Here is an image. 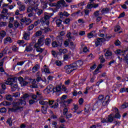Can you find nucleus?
<instances>
[{"label":"nucleus","mask_w":128,"mask_h":128,"mask_svg":"<svg viewBox=\"0 0 128 128\" xmlns=\"http://www.w3.org/2000/svg\"><path fill=\"white\" fill-rule=\"evenodd\" d=\"M24 2L26 4H28V6H34V5L36 4L40 3V2H38V1H36L35 0H24Z\"/></svg>","instance_id":"9d476101"},{"label":"nucleus","mask_w":128,"mask_h":128,"mask_svg":"<svg viewBox=\"0 0 128 128\" xmlns=\"http://www.w3.org/2000/svg\"><path fill=\"white\" fill-rule=\"evenodd\" d=\"M8 10L6 8H4L3 10H2V14H4V15L6 16V14H8Z\"/></svg>","instance_id":"e433bc0d"},{"label":"nucleus","mask_w":128,"mask_h":128,"mask_svg":"<svg viewBox=\"0 0 128 128\" xmlns=\"http://www.w3.org/2000/svg\"><path fill=\"white\" fill-rule=\"evenodd\" d=\"M26 104V102L22 99H18L16 102L13 103L12 108H9L8 110L13 112H20L22 110V108Z\"/></svg>","instance_id":"f257e3e1"},{"label":"nucleus","mask_w":128,"mask_h":128,"mask_svg":"<svg viewBox=\"0 0 128 128\" xmlns=\"http://www.w3.org/2000/svg\"><path fill=\"white\" fill-rule=\"evenodd\" d=\"M20 26V23L18 21H15L14 22V26H15V28H18V26Z\"/></svg>","instance_id":"49530a36"},{"label":"nucleus","mask_w":128,"mask_h":128,"mask_svg":"<svg viewBox=\"0 0 128 128\" xmlns=\"http://www.w3.org/2000/svg\"><path fill=\"white\" fill-rule=\"evenodd\" d=\"M68 108H64L63 110V114L64 116H66V114H68Z\"/></svg>","instance_id":"e2e57ef3"},{"label":"nucleus","mask_w":128,"mask_h":128,"mask_svg":"<svg viewBox=\"0 0 128 128\" xmlns=\"http://www.w3.org/2000/svg\"><path fill=\"white\" fill-rule=\"evenodd\" d=\"M17 4L18 6V10L20 12H24V10H26V4L20 1L17 2Z\"/></svg>","instance_id":"1a4fd4ad"},{"label":"nucleus","mask_w":128,"mask_h":128,"mask_svg":"<svg viewBox=\"0 0 128 128\" xmlns=\"http://www.w3.org/2000/svg\"><path fill=\"white\" fill-rule=\"evenodd\" d=\"M6 36V31L2 30L0 32V38H4Z\"/></svg>","instance_id":"5701e85b"},{"label":"nucleus","mask_w":128,"mask_h":128,"mask_svg":"<svg viewBox=\"0 0 128 128\" xmlns=\"http://www.w3.org/2000/svg\"><path fill=\"white\" fill-rule=\"evenodd\" d=\"M61 90L62 87L60 86H57L55 88H54V92H60Z\"/></svg>","instance_id":"bb28decb"},{"label":"nucleus","mask_w":128,"mask_h":128,"mask_svg":"<svg viewBox=\"0 0 128 128\" xmlns=\"http://www.w3.org/2000/svg\"><path fill=\"white\" fill-rule=\"evenodd\" d=\"M54 102V101L52 100H49L48 102H44L42 100H40L39 102V104H42V106H42L41 110V111L44 114H46V110H48V105L49 104L50 106H52V104H53Z\"/></svg>","instance_id":"7ed1b4c3"},{"label":"nucleus","mask_w":128,"mask_h":128,"mask_svg":"<svg viewBox=\"0 0 128 128\" xmlns=\"http://www.w3.org/2000/svg\"><path fill=\"white\" fill-rule=\"evenodd\" d=\"M112 111L116 113L114 118H120V112H118V109L116 108H114L112 109Z\"/></svg>","instance_id":"4468645a"},{"label":"nucleus","mask_w":128,"mask_h":128,"mask_svg":"<svg viewBox=\"0 0 128 128\" xmlns=\"http://www.w3.org/2000/svg\"><path fill=\"white\" fill-rule=\"evenodd\" d=\"M52 46L53 48H58V42H56L54 41L52 43Z\"/></svg>","instance_id":"8fccbe9b"},{"label":"nucleus","mask_w":128,"mask_h":128,"mask_svg":"<svg viewBox=\"0 0 128 128\" xmlns=\"http://www.w3.org/2000/svg\"><path fill=\"white\" fill-rule=\"evenodd\" d=\"M56 22V24L58 28H60V26H62V20L60 19H56L55 20Z\"/></svg>","instance_id":"a878e982"},{"label":"nucleus","mask_w":128,"mask_h":128,"mask_svg":"<svg viewBox=\"0 0 128 128\" xmlns=\"http://www.w3.org/2000/svg\"><path fill=\"white\" fill-rule=\"evenodd\" d=\"M32 20L26 18L25 24H26V26H28L32 24Z\"/></svg>","instance_id":"2f4dec72"},{"label":"nucleus","mask_w":128,"mask_h":128,"mask_svg":"<svg viewBox=\"0 0 128 128\" xmlns=\"http://www.w3.org/2000/svg\"><path fill=\"white\" fill-rule=\"evenodd\" d=\"M100 62L102 64H104L106 62V59L104 58V55L100 56Z\"/></svg>","instance_id":"37998d69"},{"label":"nucleus","mask_w":128,"mask_h":128,"mask_svg":"<svg viewBox=\"0 0 128 128\" xmlns=\"http://www.w3.org/2000/svg\"><path fill=\"white\" fill-rule=\"evenodd\" d=\"M90 106H88V105H87L85 107V112H90Z\"/></svg>","instance_id":"de8ad7c7"},{"label":"nucleus","mask_w":128,"mask_h":128,"mask_svg":"<svg viewBox=\"0 0 128 128\" xmlns=\"http://www.w3.org/2000/svg\"><path fill=\"white\" fill-rule=\"evenodd\" d=\"M124 62L125 64H128V54H126V56L124 57Z\"/></svg>","instance_id":"a19ab883"},{"label":"nucleus","mask_w":128,"mask_h":128,"mask_svg":"<svg viewBox=\"0 0 128 128\" xmlns=\"http://www.w3.org/2000/svg\"><path fill=\"white\" fill-rule=\"evenodd\" d=\"M110 12V8H104L102 11V14H104V12H106V14H107L108 12Z\"/></svg>","instance_id":"7c9ffc66"},{"label":"nucleus","mask_w":128,"mask_h":128,"mask_svg":"<svg viewBox=\"0 0 128 128\" xmlns=\"http://www.w3.org/2000/svg\"><path fill=\"white\" fill-rule=\"evenodd\" d=\"M20 92H16V93H13L12 94V96H14V98H18V96H20Z\"/></svg>","instance_id":"ea45409f"},{"label":"nucleus","mask_w":128,"mask_h":128,"mask_svg":"<svg viewBox=\"0 0 128 128\" xmlns=\"http://www.w3.org/2000/svg\"><path fill=\"white\" fill-rule=\"evenodd\" d=\"M110 96H106V98L104 99V100L102 102V104L103 106H106L108 104V100H110Z\"/></svg>","instance_id":"dca6fc26"},{"label":"nucleus","mask_w":128,"mask_h":128,"mask_svg":"<svg viewBox=\"0 0 128 128\" xmlns=\"http://www.w3.org/2000/svg\"><path fill=\"white\" fill-rule=\"evenodd\" d=\"M5 84L8 86H10L12 90H16L18 88V82L16 81V79L14 78H7V80L6 81Z\"/></svg>","instance_id":"f03ea898"},{"label":"nucleus","mask_w":128,"mask_h":128,"mask_svg":"<svg viewBox=\"0 0 128 128\" xmlns=\"http://www.w3.org/2000/svg\"><path fill=\"white\" fill-rule=\"evenodd\" d=\"M7 42H9L10 44H12V38H10V37H6L4 39V44H7Z\"/></svg>","instance_id":"b1692460"},{"label":"nucleus","mask_w":128,"mask_h":128,"mask_svg":"<svg viewBox=\"0 0 128 128\" xmlns=\"http://www.w3.org/2000/svg\"><path fill=\"white\" fill-rule=\"evenodd\" d=\"M26 52H32V44H29L26 46L25 49Z\"/></svg>","instance_id":"393cba45"},{"label":"nucleus","mask_w":128,"mask_h":128,"mask_svg":"<svg viewBox=\"0 0 128 128\" xmlns=\"http://www.w3.org/2000/svg\"><path fill=\"white\" fill-rule=\"evenodd\" d=\"M30 80L31 81L30 82L32 84V85L30 86V88H38V84H36V79H30Z\"/></svg>","instance_id":"f8f14e48"},{"label":"nucleus","mask_w":128,"mask_h":128,"mask_svg":"<svg viewBox=\"0 0 128 128\" xmlns=\"http://www.w3.org/2000/svg\"><path fill=\"white\" fill-rule=\"evenodd\" d=\"M12 96L9 94L6 96V100H10V102H12Z\"/></svg>","instance_id":"72a5a7b5"},{"label":"nucleus","mask_w":128,"mask_h":128,"mask_svg":"<svg viewBox=\"0 0 128 128\" xmlns=\"http://www.w3.org/2000/svg\"><path fill=\"white\" fill-rule=\"evenodd\" d=\"M57 102H60V104H64V101L62 100V98H58L56 100Z\"/></svg>","instance_id":"4d7b16f0"},{"label":"nucleus","mask_w":128,"mask_h":128,"mask_svg":"<svg viewBox=\"0 0 128 128\" xmlns=\"http://www.w3.org/2000/svg\"><path fill=\"white\" fill-rule=\"evenodd\" d=\"M8 50V48L6 47L2 51L3 54H6Z\"/></svg>","instance_id":"13d9d810"},{"label":"nucleus","mask_w":128,"mask_h":128,"mask_svg":"<svg viewBox=\"0 0 128 128\" xmlns=\"http://www.w3.org/2000/svg\"><path fill=\"white\" fill-rule=\"evenodd\" d=\"M126 52L127 51H122L121 50H117L115 51V54H117V56H124L126 54Z\"/></svg>","instance_id":"ddd939ff"},{"label":"nucleus","mask_w":128,"mask_h":128,"mask_svg":"<svg viewBox=\"0 0 128 128\" xmlns=\"http://www.w3.org/2000/svg\"><path fill=\"white\" fill-rule=\"evenodd\" d=\"M42 32L40 30L37 31L35 34L36 36H42Z\"/></svg>","instance_id":"79ce46f5"},{"label":"nucleus","mask_w":128,"mask_h":128,"mask_svg":"<svg viewBox=\"0 0 128 128\" xmlns=\"http://www.w3.org/2000/svg\"><path fill=\"white\" fill-rule=\"evenodd\" d=\"M70 19L66 18L65 20L63 21V22H64V24H70Z\"/></svg>","instance_id":"864d4df0"},{"label":"nucleus","mask_w":128,"mask_h":128,"mask_svg":"<svg viewBox=\"0 0 128 128\" xmlns=\"http://www.w3.org/2000/svg\"><path fill=\"white\" fill-rule=\"evenodd\" d=\"M12 118H9L6 121V123L9 124L10 126H12Z\"/></svg>","instance_id":"6e6d98bb"},{"label":"nucleus","mask_w":128,"mask_h":128,"mask_svg":"<svg viewBox=\"0 0 128 128\" xmlns=\"http://www.w3.org/2000/svg\"><path fill=\"white\" fill-rule=\"evenodd\" d=\"M114 114H110L109 116H108V118H107V122H114Z\"/></svg>","instance_id":"6ab92c4d"},{"label":"nucleus","mask_w":128,"mask_h":128,"mask_svg":"<svg viewBox=\"0 0 128 128\" xmlns=\"http://www.w3.org/2000/svg\"><path fill=\"white\" fill-rule=\"evenodd\" d=\"M24 62H26V61H21V62H18L17 63V66H22V64H24Z\"/></svg>","instance_id":"774afa93"},{"label":"nucleus","mask_w":128,"mask_h":128,"mask_svg":"<svg viewBox=\"0 0 128 128\" xmlns=\"http://www.w3.org/2000/svg\"><path fill=\"white\" fill-rule=\"evenodd\" d=\"M112 52L110 50H107L106 52L105 53V56H106V60H108V56H112Z\"/></svg>","instance_id":"c85d7f7f"},{"label":"nucleus","mask_w":128,"mask_h":128,"mask_svg":"<svg viewBox=\"0 0 128 128\" xmlns=\"http://www.w3.org/2000/svg\"><path fill=\"white\" fill-rule=\"evenodd\" d=\"M84 64V62L82 61L79 60L78 61H76V62L72 63L73 66H74L75 70L78 69V66H82V64Z\"/></svg>","instance_id":"9b49d317"},{"label":"nucleus","mask_w":128,"mask_h":128,"mask_svg":"<svg viewBox=\"0 0 128 128\" xmlns=\"http://www.w3.org/2000/svg\"><path fill=\"white\" fill-rule=\"evenodd\" d=\"M128 106V103L124 102L120 107V108H126Z\"/></svg>","instance_id":"f704fd0d"},{"label":"nucleus","mask_w":128,"mask_h":128,"mask_svg":"<svg viewBox=\"0 0 128 128\" xmlns=\"http://www.w3.org/2000/svg\"><path fill=\"white\" fill-rule=\"evenodd\" d=\"M6 26V22H0V28Z\"/></svg>","instance_id":"052dcab7"},{"label":"nucleus","mask_w":128,"mask_h":128,"mask_svg":"<svg viewBox=\"0 0 128 128\" xmlns=\"http://www.w3.org/2000/svg\"><path fill=\"white\" fill-rule=\"evenodd\" d=\"M58 4H62V6H66V8L68 6L66 4V3L64 0H60L58 2Z\"/></svg>","instance_id":"412c9836"},{"label":"nucleus","mask_w":128,"mask_h":128,"mask_svg":"<svg viewBox=\"0 0 128 128\" xmlns=\"http://www.w3.org/2000/svg\"><path fill=\"white\" fill-rule=\"evenodd\" d=\"M41 46H37V47H34L36 48V51L37 52H40V54H42V52L44 50V48H40Z\"/></svg>","instance_id":"4be33fe9"},{"label":"nucleus","mask_w":128,"mask_h":128,"mask_svg":"<svg viewBox=\"0 0 128 128\" xmlns=\"http://www.w3.org/2000/svg\"><path fill=\"white\" fill-rule=\"evenodd\" d=\"M51 108H58V102H55L54 104L51 106Z\"/></svg>","instance_id":"c03bdc74"},{"label":"nucleus","mask_w":128,"mask_h":128,"mask_svg":"<svg viewBox=\"0 0 128 128\" xmlns=\"http://www.w3.org/2000/svg\"><path fill=\"white\" fill-rule=\"evenodd\" d=\"M98 102H102V101L104 100V96L103 95H100L98 97Z\"/></svg>","instance_id":"58836bf2"},{"label":"nucleus","mask_w":128,"mask_h":128,"mask_svg":"<svg viewBox=\"0 0 128 128\" xmlns=\"http://www.w3.org/2000/svg\"><path fill=\"white\" fill-rule=\"evenodd\" d=\"M44 38H40L38 40V42L34 44V48H38V46H44Z\"/></svg>","instance_id":"0eeeda50"},{"label":"nucleus","mask_w":128,"mask_h":128,"mask_svg":"<svg viewBox=\"0 0 128 128\" xmlns=\"http://www.w3.org/2000/svg\"><path fill=\"white\" fill-rule=\"evenodd\" d=\"M34 24H31L28 27L27 30H32L34 29Z\"/></svg>","instance_id":"c9c22d12"},{"label":"nucleus","mask_w":128,"mask_h":128,"mask_svg":"<svg viewBox=\"0 0 128 128\" xmlns=\"http://www.w3.org/2000/svg\"><path fill=\"white\" fill-rule=\"evenodd\" d=\"M24 40H18L17 41V44H20V46H24H24H26V44H24Z\"/></svg>","instance_id":"cd10ccee"},{"label":"nucleus","mask_w":128,"mask_h":128,"mask_svg":"<svg viewBox=\"0 0 128 128\" xmlns=\"http://www.w3.org/2000/svg\"><path fill=\"white\" fill-rule=\"evenodd\" d=\"M45 34H48V32H50V28H45L44 30H43Z\"/></svg>","instance_id":"603ef678"},{"label":"nucleus","mask_w":128,"mask_h":128,"mask_svg":"<svg viewBox=\"0 0 128 128\" xmlns=\"http://www.w3.org/2000/svg\"><path fill=\"white\" fill-rule=\"evenodd\" d=\"M120 30V26L118 25L115 28H114V32H118Z\"/></svg>","instance_id":"338daca9"},{"label":"nucleus","mask_w":128,"mask_h":128,"mask_svg":"<svg viewBox=\"0 0 128 128\" xmlns=\"http://www.w3.org/2000/svg\"><path fill=\"white\" fill-rule=\"evenodd\" d=\"M45 90H46V92L48 94H50V92H54V87L52 84H50L46 87Z\"/></svg>","instance_id":"6e6552de"},{"label":"nucleus","mask_w":128,"mask_h":128,"mask_svg":"<svg viewBox=\"0 0 128 128\" xmlns=\"http://www.w3.org/2000/svg\"><path fill=\"white\" fill-rule=\"evenodd\" d=\"M64 104L66 102L68 104H72V99L69 98L66 101H64Z\"/></svg>","instance_id":"a18cd8bd"},{"label":"nucleus","mask_w":128,"mask_h":128,"mask_svg":"<svg viewBox=\"0 0 128 128\" xmlns=\"http://www.w3.org/2000/svg\"><path fill=\"white\" fill-rule=\"evenodd\" d=\"M6 112V108H0V112L1 114H4V112Z\"/></svg>","instance_id":"5fc2aeb1"},{"label":"nucleus","mask_w":128,"mask_h":128,"mask_svg":"<svg viewBox=\"0 0 128 128\" xmlns=\"http://www.w3.org/2000/svg\"><path fill=\"white\" fill-rule=\"evenodd\" d=\"M23 38L26 40H30V32H24V34H23Z\"/></svg>","instance_id":"2eb2a0df"},{"label":"nucleus","mask_w":128,"mask_h":128,"mask_svg":"<svg viewBox=\"0 0 128 128\" xmlns=\"http://www.w3.org/2000/svg\"><path fill=\"white\" fill-rule=\"evenodd\" d=\"M55 64L56 66H62V62L60 60H56L55 62Z\"/></svg>","instance_id":"0e129e2a"},{"label":"nucleus","mask_w":128,"mask_h":128,"mask_svg":"<svg viewBox=\"0 0 128 128\" xmlns=\"http://www.w3.org/2000/svg\"><path fill=\"white\" fill-rule=\"evenodd\" d=\"M34 12H36L38 15L40 16V14H42V12H44V10H42V9H38V8L36 7L35 8Z\"/></svg>","instance_id":"aec40b11"},{"label":"nucleus","mask_w":128,"mask_h":128,"mask_svg":"<svg viewBox=\"0 0 128 128\" xmlns=\"http://www.w3.org/2000/svg\"><path fill=\"white\" fill-rule=\"evenodd\" d=\"M124 92H128V90H126V88H120V92L122 93Z\"/></svg>","instance_id":"bf43d9fd"},{"label":"nucleus","mask_w":128,"mask_h":128,"mask_svg":"<svg viewBox=\"0 0 128 128\" xmlns=\"http://www.w3.org/2000/svg\"><path fill=\"white\" fill-rule=\"evenodd\" d=\"M96 36H98V34L96 32V30H94L88 34V38H92Z\"/></svg>","instance_id":"f3484780"},{"label":"nucleus","mask_w":128,"mask_h":128,"mask_svg":"<svg viewBox=\"0 0 128 128\" xmlns=\"http://www.w3.org/2000/svg\"><path fill=\"white\" fill-rule=\"evenodd\" d=\"M12 50V52H18V48L16 47V46H13Z\"/></svg>","instance_id":"680f3d73"},{"label":"nucleus","mask_w":128,"mask_h":128,"mask_svg":"<svg viewBox=\"0 0 128 128\" xmlns=\"http://www.w3.org/2000/svg\"><path fill=\"white\" fill-rule=\"evenodd\" d=\"M40 6V3L35 4L33 6H29L27 8V12H32L34 10H35L36 8H38Z\"/></svg>","instance_id":"423d86ee"},{"label":"nucleus","mask_w":128,"mask_h":128,"mask_svg":"<svg viewBox=\"0 0 128 128\" xmlns=\"http://www.w3.org/2000/svg\"><path fill=\"white\" fill-rule=\"evenodd\" d=\"M64 68L67 74H70V72H74V70H76V68L72 64L70 65L66 66Z\"/></svg>","instance_id":"39448f33"},{"label":"nucleus","mask_w":128,"mask_h":128,"mask_svg":"<svg viewBox=\"0 0 128 128\" xmlns=\"http://www.w3.org/2000/svg\"><path fill=\"white\" fill-rule=\"evenodd\" d=\"M14 6H16V4L12 2V4H11L8 5V8L9 10H12V8H14Z\"/></svg>","instance_id":"4c0bfd02"},{"label":"nucleus","mask_w":128,"mask_h":128,"mask_svg":"<svg viewBox=\"0 0 128 128\" xmlns=\"http://www.w3.org/2000/svg\"><path fill=\"white\" fill-rule=\"evenodd\" d=\"M54 16V13H46V14H45L44 17L40 19L41 22L43 24H46V26L50 24V18Z\"/></svg>","instance_id":"20e7f679"},{"label":"nucleus","mask_w":128,"mask_h":128,"mask_svg":"<svg viewBox=\"0 0 128 128\" xmlns=\"http://www.w3.org/2000/svg\"><path fill=\"white\" fill-rule=\"evenodd\" d=\"M38 64H36L32 68V72H36L38 71Z\"/></svg>","instance_id":"473e14b6"},{"label":"nucleus","mask_w":128,"mask_h":128,"mask_svg":"<svg viewBox=\"0 0 128 128\" xmlns=\"http://www.w3.org/2000/svg\"><path fill=\"white\" fill-rule=\"evenodd\" d=\"M94 16H96V18H98V16H100V11L97 10L94 12Z\"/></svg>","instance_id":"69168bd1"},{"label":"nucleus","mask_w":128,"mask_h":128,"mask_svg":"<svg viewBox=\"0 0 128 128\" xmlns=\"http://www.w3.org/2000/svg\"><path fill=\"white\" fill-rule=\"evenodd\" d=\"M86 6H87V8H88V9L92 8H94V4L92 3H88Z\"/></svg>","instance_id":"09e8293b"},{"label":"nucleus","mask_w":128,"mask_h":128,"mask_svg":"<svg viewBox=\"0 0 128 128\" xmlns=\"http://www.w3.org/2000/svg\"><path fill=\"white\" fill-rule=\"evenodd\" d=\"M50 42H52V40L50 38H47L45 40V44L46 46H50Z\"/></svg>","instance_id":"c756f323"},{"label":"nucleus","mask_w":128,"mask_h":128,"mask_svg":"<svg viewBox=\"0 0 128 128\" xmlns=\"http://www.w3.org/2000/svg\"><path fill=\"white\" fill-rule=\"evenodd\" d=\"M70 46H71V50H74V48H76V46L74 44V42H70Z\"/></svg>","instance_id":"3c124183"},{"label":"nucleus","mask_w":128,"mask_h":128,"mask_svg":"<svg viewBox=\"0 0 128 128\" xmlns=\"http://www.w3.org/2000/svg\"><path fill=\"white\" fill-rule=\"evenodd\" d=\"M104 39L102 38H97L96 41L95 42L96 46H98L100 44V42H102Z\"/></svg>","instance_id":"a211bd4d"}]
</instances>
